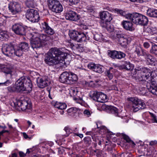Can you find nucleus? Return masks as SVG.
Returning a JSON list of instances; mask_svg holds the SVG:
<instances>
[{
	"instance_id": "7c9ffc66",
	"label": "nucleus",
	"mask_w": 157,
	"mask_h": 157,
	"mask_svg": "<svg viewBox=\"0 0 157 157\" xmlns=\"http://www.w3.org/2000/svg\"><path fill=\"white\" fill-rule=\"evenodd\" d=\"M1 69L2 72H3L7 74H9L10 75V77H12L13 74V72L10 68L6 66L3 65L1 66Z\"/></svg>"
},
{
	"instance_id": "cd10ccee",
	"label": "nucleus",
	"mask_w": 157,
	"mask_h": 157,
	"mask_svg": "<svg viewBox=\"0 0 157 157\" xmlns=\"http://www.w3.org/2000/svg\"><path fill=\"white\" fill-rule=\"evenodd\" d=\"M121 67L123 69L128 71H130L133 69L134 66L130 62L125 61L124 63L121 66Z\"/></svg>"
},
{
	"instance_id": "39448f33",
	"label": "nucleus",
	"mask_w": 157,
	"mask_h": 157,
	"mask_svg": "<svg viewBox=\"0 0 157 157\" xmlns=\"http://www.w3.org/2000/svg\"><path fill=\"white\" fill-rule=\"evenodd\" d=\"M59 79L61 83L72 84L77 81L78 77L76 74L72 72L64 71L60 75Z\"/></svg>"
},
{
	"instance_id": "bf43d9fd",
	"label": "nucleus",
	"mask_w": 157,
	"mask_h": 157,
	"mask_svg": "<svg viewBox=\"0 0 157 157\" xmlns=\"http://www.w3.org/2000/svg\"><path fill=\"white\" fill-rule=\"evenodd\" d=\"M109 89L111 90H118V88L115 85H112L110 86Z\"/></svg>"
},
{
	"instance_id": "680f3d73",
	"label": "nucleus",
	"mask_w": 157,
	"mask_h": 157,
	"mask_svg": "<svg viewBox=\"0 0 157 157\" xmlns=\"http://www.w3.org/2000/svg\"><path fill=\"white\" fill-rule=\"evenodd\" d=\"M124 37L123 35V34H117V38H118V40H120L121 38H123Z\"/></svg>"
},
{
	"instance_id": "ea45409f",
	"label": "nucleus",
	"mask_w": 157,
	"mask_h": 157,
	"mask_svg": "<svg viewBox=\"0 0 157 157\" xmlns=\"http://www.w3.org/2000/svg\"><path fill=\"white\" fill-rule=\"evenodd\" d=\"M150 52L151 53L157 56V45L155 44L152 45Z\"/></svg>"
},
{
	"instance_id": "4c0bfd02",
	"label": "nucleus",
	"mask_w": 157,
	"mask_h": 157,
	"mask_svg": "<svg viewBox=\"0 0 157 157\" xmlns=\"http://www.w3.org/2000/svg\"><path fill=\"white\" fill-rule=\"evenodd\" d=\"M156 151L153 148L149 147L147 149V156L153 155Z\"/></svg>"
},
{
	"instance_id": "338daca9",
	"label": "nucleus",
	"mask_w": 157,
	"mask_h": 157,
	"mask_svg": "<svg viewBox=\"0 0 157 157\" xmlns=\"http://www.w3.org/2000/svg\"><path fill=\"white\" fill-rule=\"evenodd\" d=\"M4 20L2 18H0V26H2L4 24Z\"/></svg>"
},
{
	"instance_id": "79ce46f5",
	"label": "nucleus",
	"mask_w": 157,
	"mask_h": 157,
	"mask_svg": "<svg viewBox=\"0 0 157 157\" xmlns=\"http://www.w3.org/2000/svg\"><path fill=\"white\" fill-rule=\"evenodd\" d=\"M80 21H78V25L80 26L84 30H86L88 29V27L87 26L84 25V21L83 20L82 18V20Z\"/></svg>"
},
{
	"instance_id": "a211bd4d",
	"label": "nucleus",
	"mask_w": 157,
	"mask_h": 157,
	"mask_svg": "<svg viewBox=\"0 0 157 157\" xmlns=\"http://www.w3.org/2000/svg\"><path fill=\"white\" fill-rule=\"evenodd\" d=\"M41 27L44 32L48 35H53L55 33L54 30L50 27L45 21L41 23Z\"/></svg>"
},
{
	"instance_id": "a18cd8bd",
	"label": "nucleus",
	"mask_w": 157,
	"mask_h": 157,
	"mask_svg": "<svg viewBox=\"0 0 157 157\" xmlns=\"http://www.w3.org/2000/svg\"><path fill=\"white\" fill-rule=\"evenodd\" d=\"M110 33L109 36L110 38L113 40L117 38V34L116 32L113 31L110 32Z\"/></svg>"
},
{
	"instance_id": "bb28decb",
	"label": "nucleus",
	"mask_w": 157,
	"mask_h": 157,
	"mask_svg": "<svg viewBox=\"0 0 157 157\" xmlns=\"http://www.w3.org/2000/svg\"><path fill=\"white\" fill-rule=\"evenodd\" d=\"M147 51L143 49L140 47H137L136 48L135 52L137 54L138 56H144L146 55V54Z\"/></svg>"
},
{
	"instance_id": "13d9d810",
	"label": "nucleus",
	"mask_w": 157,
	"mask_h": 157,
	"mask_svg": "<svg viewBox=\"0 0 157 157\" xmlns=\"http://www.w3.org/2000/svg\"><path fill=\"white\" fill-rule=\"evenodd\" d=\"M143 46L144 48H148L150 47V44L147 42H145L143 44Z\"/></svg>"
},
{
	"instance_id": "c756f323",
	"label": "nucleus",
	"mask_w": 157,
	"mask_h": 157,
	"mask_svg": "<svg viewBox=\"0 0 157 157\" xmlns=\"http://www.w3.org/2000/svg\"><path fill=\"white\" fill-rule=\"evenodd\" d=\"M43 44L44 41H46L48 40L49 37L45 34H40L36 37Z\"/></svg>"
},
{
	"instance_id": "f257e3e1",
	"label": "nucleus",
	"mask_w": 157,
	"mask_h": 157,
	"mask_svg": "<svg viewBox=\"0 0 157 157\" xmlns=\"http://www.w3.org/2000/svg\"><path fill=\"white\" fill-rule=\"evenodd\" d=\"M67 55L61 49L54 47L51 48L46 54L44 61L49 66H53L58 64L61 60L63 61Z\"/></svg>"
},
{
	"instance_id": "a19ab883",
	"label": "nucleus",
	"mask_w": 157,
	"mask_h": 157,
	"mask_svg": "<svg viewBox=\"0 0 157 157\" xmlns=\"http://www.w3.org/2000/svg\"><path fill=\"white\" fill-rule=\"evenodd\" d=\"M94 39L96 40L100 41L102 39V36L101 34L96 33L94 35Z\"/></svg>"
},
{
	"instance_id": "b1692460",
	"label": "nucleus",
	"mask_w": 157,
	"mask_h": 157,
	"mask_svg": "<svg viewBox=\"0 0 157 157\" xmlns=\"http://www.w3.org/2000/svg\"><path fill=\"white\" fill-rule=\"evenodd\" d=\"M122 24L123 27L127 31H132L134 29L132 26V23L129 21H124L122 22Z\"/></svg>"
},
{
	"instance_id": "6e6552de",
	"label": "nucleus",
	"mask_w": 157,
	"mask_h": 157,
	"mask_svg": "<svg viewBox=\"0 0 157 157\" xmlns=\"http://www.w3.org/2000/svg\"><path fill=\"white\" fill-rule=\"evenodd\" d=\"M47 4L49 10L53 12L59 13L63 11L62 6L57 0H48Z\"/></svg>"
},
{
	"instance_id": "72a5a7b5",
	"label": "nucleus",
	"mask_w": 157,
	"mask_h": 157,
	"mask_svg": "<svg viewBox=\"0 0 157 157\" xmlns=\"http://www.w3.org/2000/svg\"><path fill=\"white\" fill-rule=\"evenodd\" d=\"M100 92L97 91H92L90 93V96L93 100L96 101Z\"/></svg>"
},
{
	"instance_id": "20e7f679",
	"label": "nucleus",
	"mask_w": 157,
	"mask_h": 157,
	"mask_svg": "<svg viewBox=\"0 0 157 157\" xmlns=\"http://www.w3.org/2000/svg\"><path fill=\"white\" fill-rule=\"evenodd\" d=\"M137 73V74L136 78L139 81L143 83L147 82L149 84V86L155 84V82L151 76V74L148 71L147 69L143 68L141 70H138Z\"/></svg>"
},
{
	"instance_id": "6e6d98bb",
	"label": "nucleus",
	"mask_w": 157,
	"mask_h": 157,
	"mask_svg": "<svg viewBox=\"0 0 157 157\" xmlns=\"http://www.w3.org/2000/svg\"><path fill=\"white\" fill-rule=\"evenodd\" d=\"M83 113L85 115L87 116L88 117H89L91 114L90 111L87 109H86L84 111Z\"/></svg>"
},
{
	"instance_id": "4d7b16f0",
	"label": "nucleus",
	"mask_w": 157,
	"mask_h": 157,
	"mask_svg": "<svg viewBox=\"0 0 157 157\" xmlns=\"http://www.w3.org/2000/svg\"><path fill=\"white\" fill-rule=\"evenodd\" d=\"M73 112H72V115L73 116H75V115H74V114H76L77 112L78 111V112L80 111V109H78L76 108L73 107Z\"/></svg>"
},
{
	"instance_id": "7ed1b4c3",
	"label": "nucleus",
	"mask_w": 157,
	"mask_h": 157,
	"mask_svg": "<svg viewBox=\"0 0 157 157\" xmlns=\"http://www.w3.org/2000/svg\"><path fill=\"white\" fill-rule=\"evenodd\" d=\"M126 18L136 25L146 26L148 24V19L147 17L138 13L128 14L126 15Z\"/></svg>"
},
{
	"instance_id": "aec40b11",
	"label": "nucleus",
	"mask_w": 157,
	"mask_h": 157,
	"mask_svg": "<svg viewBox=\"0 0 157 157\" xmlns=\"http://www.w3.org/2000/svg\"><path fill=\"white\" fill-rule=\"evenodd\" d=\"M100 17L101 20L110 22L113 19L111 14L107 11H104L100 13Z\"/></svg>"
},
{
	"instance_id": "473e14b6",
	"label": "nucleus",
	"mask_w": 157,
	"mask_h": 157,
	"mask_svg": "<svg viewBox=\"0 0 157 157\" xmlns=\"http://www.w3.org/2000/svg\"><path fill=\"white\" fill-rule=\"evenodd\" d=\"M55 108H56L59 109L63 110L66 108L67 105L65 103L56 102L54 105Z\"/></svg>"
},
{
	"instance_id": "774afa93",
	"label": "nucleus",
	"mask_w": 157,
	"mask_h": 157,
	"mask_svg": "<svg viewBox=\"0 0 157 157\" xmlns=\"http://www.w3.org/2000/svg\"><path fill=\"white\" fill-rule=\"evenodd\" d=\"M72 91L74 95H76L77 93L78 92V91L76 89H75L74 90H72Z\"/></svg>"
},
{
	"instance_id": "49530a36",
	"label": "nucleus",
	"mask_w": 157,
	"mask_h": 157,
	"mask_svg": "<svg viewBox=\"0 0 157 157\" xmlns=\"http://www.w3.org/2000/svg\"><path fill=\"white\" fill-rule=\"evenodd\" d=\"M85 143L86 144L90 145V144L91 141V137L90 136H87L84 138Z\"/></svg>"
},
{
	"instance_id": "6ab92c4d",
	"label": "nucleus",
	"mask_w": 157,
	"mask_h": 157,
	"mask_svg": "<svg viewBox=\"0 0 157 157\" xmlns=\"http://www.w3.org/2000/svg\"><path fill=\"white\" fill-rule=\"evenodd\" d=\"M144 56L145 61L147 64L155 65V63L156 62V58L147 52Z\"/></svg>"
},
{
	"instance_id": "de8ad7c7",
	"label": "nucleus",
	"mask_w": 157,
	"mask_h": 157,
	"mask_svg": "<svg viewBox=\"0 0 157 157\" xmlns=\"http://www.w3.org/2000/svg\"><path fill=\"white\" fill-rule=\"evenodd\" d=\"M150 114V115L151 116V121L152 123H157V120H156V116H155L153 113L149 112Z\"/></svg>"
},
{
	"instance_id": "423d86ee",
	"label": "nucleus",
	"mask_w": 157,
	"mask_h": 157,
	"mask_svg": "<svg viewBox=\"0 0 157 157\" xmlns=\"http://www.w3.org/2000/svg\"><path fill=\"white\" fill-rule=\"evenodd\" d=\"M1 49L2 53L6 56L10 57L16 55L18 56L16 53V44L14 43L3 44Z\"/></svg>"
},
{
	"instance_id": "09e8293b",
	"label": "nucleus",
	"mask_w": 157,
	"mask_h": 157,
	"mask_svg": "<svg viewBox=\"0 0 157 157\" xmlns=\"http://www.w3.org/2000/svg\"><path fill=\"white\" fill-rule=\"evenodd\" d=\"M106 29L109 32H113L114 31V28L113 26V25L111 24L110 22L109 24L107 26Z\"/></svg>"
},
{
	"instance_id": "e2e57ef3",
	"label": "nucleus",
	"mask_w": 157,
	"mask_h": 157,
	"mask_svg": "<svg viewBox=\"0 0 157 157\" xmlns=\"http://www.w3.org/2000/svg\"><path fill=\"white\" fill-rule=\"evenodd\" d=\"M73 107H71L69 109L67 110V112L68 113H71V114H70L71 115H72V112H73Z\"/></svg>"
},
{
	"instance_id": "f3484780",
	"label": "nucleus",
	"mask_w": 157,
	"mask_h": 157,
	"mask_svg": "<svg viewBox=\"0 0 157 157\" xmlns=\"http://www.w3.org/2000/svg\"><path fill=\"white\" fill-rule=\"evenodd\" d=\"M87 67L89 69L99 73H101L104 71V67L100 64L90 63L88 65Z\"/></svg>"
},
{
	"instance_id": "9b49d317",
	"label": "nucleus",
	"mask_w": 157,
	"mask_h": 157,
	"mask_svg": "<svg viewBox=\"0 0 157 157\" xmlns=\"http://www.w3.org/2000/svg\"><path fill=\"white\" fill-rule=\"evenodd\" d=\"M69 36L71 39L78 42L85 41L86 40V35L82 32L73 30L70 33Z\"/></svg>"
},
{
	"instance_id": "1a4fd4ad",
	"label": "nucleus",
	"mask_w": 157,
	"mask_h": 157,
	"mask_svg": "<svg viewBox=\"0 0 157 157\" xmlns=\"http://www.w3.org/2000/svg\"><path fill=\"white\" fill-rule=\"evenodd\" d=\"M13 105L16 109L21 108L22 111L29 112L31 111V105L26 100H19L13 102Z\"/></svg>"
},
{
	"instance_id": "2f4dec72",
	"label": "nucleus",
	"mask_w": 157,
	"mask_h": 157,
	"mask_svg": "<svg viewBox=\"0 0 157 157\" xmlns=\"http://www.w3.org/2000/svg\"><path fill=\"white\" fill-rule=\"evenodd\" d=\"M9 37L7 31L0 30V40L2 41L6 40Z\"/></svg>"
},
{
	"instance_id": "e433bc0d",
	"label": "nucleus",
	"mask_w": 157,
	"mask_h": 157,
	"mask_svg": "<svg viewBox=\"0 0 157 157\" xmlns=\"http://www.w3.org/2000/svg\"><path fill=\"white\" fill-rule=\"evenodd\" d=\"M25 5L29 8H34L35 7V5L33 0H27L25 2Z\"/></svg>"
},
{
	"instance_id": "603ef678",
	"label": "nucleus",
	"mask_w": 157,
	"mask_h": 157,
	"mask_svg": "<svg viewBox=\"0 0 157 157\" xmlns=\"http://www.w3.org/2000/svg\"><path fill=\"white\" fill-rule=\"evenodd\" d=\"M91 137L93 139V141L95 142L96 143L95 144V146H96L97 145V143L98 141L99 140V139L98 138V137L97 136H91Z\"/></svg>"
},
{
	"instance_id": "58836bf2",
	"label": "nucleus",
	"mask_w": 157,
	"mask_h": 157,
	"mask_svg": "<svg viewBox=\"0 0 157 157\" xmlns=\"http://www.w3.org/2000/svg\"><path fill=\"white\" fill-rule=\"evenodd\" d=\"M119 44L122 46H126L127 44V40L126 38L124 37L121 38L120 40H118Z\"/></svg>"
},
{
	"instance_id": "4468645a",
	"label": "nucleus",
	"mask_w": 157,
	"mask_h": 157,
	"mask_svg": "<svg viewBox=\"0 0 157 157\" xmlns=\"http://www.w3.org/2000/svg\"><path fill=\"white\" fill-rule=\"evenodd\" d=\"M16 53L19 57L22 56L23 52L28 50L29 48V44L25 42H21L17 44H16Z\"/></svg>"
},
{
	"instance_id": "864d4df0",
	"label": "nucleus",
	"mask_w": 157,
	"mask_h": 157,
	"mask_svg": "<svg viewBox=\"0 0 157 157\" xmlns=\"http://www.w3.org/2000/svg\"><path fill=\"white\" fill-rule=\"evenodd\" d=\"M130 1L132 2H137L140 3H142L144 2H146L147 0H129Z\"/></svg>"
},
{
	"instance_id": "f8f14e48",
	"label": "nucleus",
	"mask_w": 157,
	"mask_h": 157,
	"mask_svg": "<svg viewBox=\"0 0 157 157\" xmlns=\"http://www.w3.org/2000/svg\"><path fill=\"white\" fill-rule=\"evenodd\" d=\"M12 29L13 32L17 35L24 36L26 33V27L22 23L14 24L13 25Z\"/></svg>"
},
{
	"instance_id": "5fc2aeb1",
	"label": "nucleus",
	"mask_w": 157,
	"mask_h": 157,
	"mask_svg": "<svg viewBox=\"0 0 157 157\" xmlns=\"http://www.w3.org/2000/svg\"><path fill=\"white\" fill-rule=\"evenodd\" d=\"M52 36L51 37V38L53 40H57L58 39V36L56 35V34H55V33L54 34L52 35Z\"/></svg>"
},
{
	"instance_id": "052dcab7",
	"label": "nucleus",
	"mask_w": 157,
	"mask_h": 157,
	"mask_svg": "<svg viewBox=\"0 0 157 157\" xmlns=\"http://www.w3.org/2000/svg\"><path fill=\"white\" fill-rule=\"evenodd\" d=\"M48 97L51 99H52V97L54 96V94L52 93V92H51V91L49 90V91Z\"/></svg>"
},
{
	"instance_id": "69168bd1",
	"label": "nucleus",
	"mask_w": 157,
	"mask_h": 157,
	"mask_svg": "<svg viewBox=\"0 0 157 157\" xmlns=\"http://www.w3.org/2000/svg\"><path fill=\"white\" fill-rule=\"evenodd\" d=\"M19 156L21 157H24L26 155L24 153H23L22 151L19 152Z\"/></svg>"
},
{
	"instance_id": "a878e982",
	"label": "nucleus",
	"mask_w": 157,
	"mask_h": 157,
	"mask_svg": "<svg viewBox=\"0 0 157 157\" xmlns=\"http://www.w3.org/2000/svg\"><path fill=\"white\" fill-rule=\"evenodd\" d=\"M98 97V98L96 101L100 102H104L107 101V96L101 92L99 93Z\"/></svg>"
},
{
	"instance_id": "0e129e2a",
	"label": "nucleus",
	"mask_w": 157,
	"mask_h": 157,
	"mask_svg": "<svg viewBox=\"0 0 157 157\" xmlns=\"http://www.w3.org/2000/svg\"><path fill=\"white\" fill-rule=\"evenodd\" d=\"M157 144V141L156 140L151 141L150 143V145L152 146L155 145Z\"/></svg>"
},
{
	"instance_id": "c85d7f7f",
	"label": "nucleus",
	"mask_w": 157,
	"mask_h": 157,
	"mask_svg": "<svg viewBox=\"0 0 157 157\" xmlns=\"http://www.w3.org/2000/svg\"><path fill=\"white\" fill-rule=\"evenodd\" d=\"M106 108L109 110L110 112L114 114L116 116L120 117V113L118 112V109L115 107L112 106H108Z\"/></svg>"
},
{
	"instance_id": "c03bdc74",
	"label": "nucleus",
	"mask_w": 157,
	"mask_h": 157,
	"mask_svg": "<svg viewBox=\"0 0 157 157\" xmlns=\"http://www.w3.org/2000/svg\"><path fill=\"white\" fill-rule=\"evenodd\" d=\"M115 12H117L118 14H119L121 16H125L126 15H125V13L124 11H123V10L120 9H116L115 10ZM126 17V16H125Z\"/></svg>"
},
{
	"instance_id": "2eb2a0df",
	"label": "nucleus",
	"mask_w": 157,
	"mask_h": 157,
	"mask_svg": "<svg viewBox=\"0 0 157 157\" xmlns=\"http://www.w3.org/2000/svg\"><path fill=\"white\" fill-rule=\"evenodd\" d=\"M9 10L13 14H15L21 11V6L16 2H11L9 4Z\"/></svg>"
},
{
	"instance_id": "393cba45",
	"label": "nucleus",
	"mask_w": 157,
	"mask_h": 157,
	"mask_svg": "<svg viewBox=\"0 0 157 157\" xmlns=\"http://www.w3.org/2000/svg\"><path fill=\"white\" fill-rule=\"evenodd\" d=\"M147 14L151 17L157 18V10L151 8H149L147 11Z\"/></svg>"
},
{
	"instance_id": "f704fd0d",
	"label": "nucleus",
	"mask_w": 157,
	"mask_h": 157,
	"mask_svg": "<svg viewBox=\"0 0 157 157\" xmlns=\"http://www.w3.org/2000/svg\"><path fill=\"white\" fill-rule=\"evenodd\" d=\"M113 68L111 67L105 72V75L110 80L113 78Z\"/></svg>"
},
{
	"instance_id": "c9c22d12",
	"label": "nucleus",
	"mask_w": 157,
	"mask_h": 157,
	"mask_svg": "<svg viewBox=\"0 0 157 157\" xmlns=\"http://www.w3.org/2000/svg\"><path fill=\"white\" fill-rule=\"evenodd\" d=\"M72 48L74 49H78L79 51H82L83 50V48L82 45L80 44H74L73 43H71L70 44Z\"/></svg>"
},
{
	"instance_id": "5701e85b",
	"label": "nucleus",
	"mask_w": 157,
	"mask_h": 157,
	"mask_svg": "<svg viewBox=\"0 0 157 157\" xmlns=\"http://www.w3.org/2000/svg\"><path fill=\"white\" fill-rule=\"evenodd\" d=\"M38 86L40 88H44L47 86L48 85L49 82L48 80L45 78H41L37 81Z\"/></svg>"
},
{
	"instance_id": "3c124183",
	"label": "nucleus",
	"mask_w": 157,
	"mask_h": 157,
	"mask_svg": "<svg viewBox=\"0 0 157 157\" xmlns=\"http://www.w3.org/2000/svg\"><path fill=\"white\" fill-rule=\"evenodd\" d=\"M123 136L124 139L127 142L129 143L132 141V140L128 136L125 135H123Z\"/></svg>"
},
{
	"instance_id": "4be33fe9",
	"label": "nucleus",
	"mask_w": 157,
	"mask_h": 157,
	"mask_svg": "<svg viewBox=\"0 0 157 157\" xmlns=\"http://www.w3.org/2000/svg\"><path fill=\"white\" fill-rule=\"evenodd\" d=\"M31 45L33 49H37L43 47V44L36 37L31 42Z\"/></svg>"
},
{
	"instance_id": "9d476101",
	"label": "nucleus",
	"mask_w": 157,
	"mask_h": 157,
	"mask_svg": "<svg viewBox=\"0 0 157 157\" xmlns=\"http://www.w3.org/2000/svg\"><path fill=\"white\" fill-rule=\"evenodd\" d=\"M25 15L27 19L33 22H38L40 19L38 12L36 10L33 9H28Z\"/></svg>"
},
{
	"instance_id": "37998d69",
	"label": "nucleus",
	"mask_w": 157,
	"mask_h": 157,
	"mask_svg": "<svg viewBox=\"0 0 157 157\" xmlns=\"http://www.w3.org/2000/svg\"><path fill=\"white\" fill-rule=\"evenodd\" d=\"M110 22H108L106 21L103 20H101L100 22V25L101 27L103 28H106L107 27V26L109 24Z\"/></svg>"
},
{
	"instance_id": "ddd939ff",
	"label": "nucleus",
	"mask_w": 157,
	"mask_h": 157,
	"mask_svg": "<svg viewBox=\"0 0 157 157\" xmlns=\"http://www.w3.org/2000/svg\"><path fill=\"white\" fill-rule=\"evenodd\" d=\"M66 18L67 19L73 21H80L82 20V17L77 13L76 12L72 11L70 10L66 13Z\"/></svg>"
},
{
	"instance_id": "dca6fc26",
	"label": "nucleus",
	"mask_w": 157,
	"mask_h": 157,
	"mask_svg": "<svg viewBox=\"0 0 157 157\" xmlns=\"http://www.w3.org/2000/svg\"><path fill=\"white\" fill-rule=\"evenodd\" d=\"M108 56L114 59H121L125 57V54L121 52L116 51H108Z\"/></svg>"
},
{
	"instance_id": "f03ea898",
	"label": "nucleus",
	"mask_w": 157,
	"mask_h": 157,
	"mask_svg": "<svg viewBox=\"0 0 157 157\" xmlns=\"http://www.w3.org/2000/svg\"><path fill=\"white\" fill-rule=\"evenodd\" d=\"M33 87L32 82L30 77L24 76L20 77L16 81L13 87L9 86L7 89L10 92L26 91L27 93H30L32 90Z\"/></svg>"
},
{
	"instance_id": "0eeeda50",
	"label": "nucleus",
	"mask_w": 157,
	"mask_h": 157,
	"mask_svg": "<svg viewBox=\"0 0 157 157\" xmlns=\"http://www.w3.org/2000/svg\"><path fill=\"white\" fill-rule=\"evenodd\" d=\"M128 100L130 101V103L132 104L134 112L138 111L140 109H143L145 107V104L143 101L137 98H129Z\"/></svg>"
},
{
	"instance_id": "412c9836",
	"label": "nucleus",
	"mask_w": 157,
	"mask_h": 157,
	"mask_svg": "<svg viewBox=\"0 0 157 157\" xmlns=\"http://www.w3.org/2000/svg\"><path fill=\"white\" fill-rule=\"evenodd\" d=\"M152 73L153 74H155L157 77V71H152ZM155 83L157 84V83L155 82ZM154 85H150V86H149L148 84H147V87L150 92L154 95H157V87L154 86Z\"/></svg>"
},
{
	"instance_id": "8fccbe9b",
	"label": "nucleus",
	"mask_w": 157,
	"mask_h": 157,
	"mask_svg": "<svg viewBox=\"0 0 157 157\" xmlns=\"http://www.w3.org/2000/svg\"><path fill=\"white\" fill-rule=\"evenodd\" d=\"M11 83V80H7L4 82L0 83V85L2 84L3 86H9L10 84Z\"/></svg>"
}]
</instances>
